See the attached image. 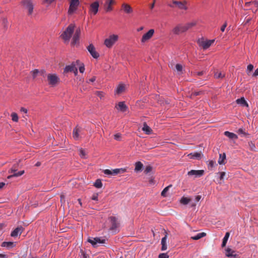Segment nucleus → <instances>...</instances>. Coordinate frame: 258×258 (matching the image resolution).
I'll use <instances>...</instances> for the list:
<instances>
[{
  "instance_id": "nucleus-27",
  "label": "nucleus",
  "mask_w": 258,
  "mask_h": 258,
  "mask_svg": "<svg viewBox=\"0 0 258 258\" xmlns=\"http://www.w3.org/2000/svg\"><path fill=\"white\" fill-rule=\"evenodd\" d=\"M142 130L147 134L150 135L152 133V129L147 124L146 122L144 123Z\"/></svg>"
},
{
  "instance_id": "nucleus-22",
  "label": "nucleus",
  "mask_w": 258,
  "mask_h": 258,
  "mask_svg": "<svg viewBox=\"0 0 258 258\" xmlns=\"http://www.w3.org/2000/svg\"><path fill=\"white\" fill-rule=\"evenodd\" d=\"M23 231V228L22 226L18 227L11 232V235L12 237H16L21 235Z\"/></svg>"
},
{
  "instance_id": "nucleus-19",
  "label": "nucleus",
  "mask_w": 258,
  "mask_h": 258,
  "mask_svg": "<svg viewBox=\"0 0 258 258\" xmlns=\"http://www.w3.org/2000/svg\"><path fill=\"white\" fill-rule=\"evenodd\" d=\"M82 130L81 127L76 126L75 128H74L73 131V137L76 140H78L80 138V133H81Z\"/></svg>"
},
{
  "instance_id": "nucleus-49",
  "label": "nucleus",
  "mask_w": 258,
  "mask_h": 258,
  "mask_svg": "<svg viewBox=\"0 0 258 258\" xmlns=\"http://www.w3.org/2000/svg\"><path fill=\"white\" fill-rule=\"evenodd\" d=\"M237 133L239 134L242 135L243 136H245L247 135V134L245 132V131L242 128H239L238 130Z\"/></svg>"
},
{
  "instance_id": "nucleus-28",
  "label": "nucleus",
  "mask_w": 258,
  "mask_h": 258,
  "mask_svg": "<svg viewBox=\"0 0 258 258\" xmlns=\"http://www.w3.org/2000/svg\"><path fill=\"white\" fill-rule=\"evenodd\" d=\"M167 237V234H166L165 236L164 237H163L161 239V250L163 251L166 250L167 248L166 243Z\"/></svg>"
},
{
  "instance_id": "nucleus-54",
  "label": "nucleus",
  "mask_w": 258,
  "mask_h": 258,
  "mask_svg": "<svg viewBox=\"0 0 258 258\" xmlns=\"http://www.w3.org/2000/svg\"><path fill=\"white\" fill-rule=\"evenodd\" d=\"M203 92L202 91H195L192 93L191 96H198L202 94Z\"/></svg>"
},
{
  "instance_id": "nucleus-53",
  "label": "nucleus",
  "mask_w": 258,
  "mask_h": 258,
  "mask_svg": "<svg viewBox=\"0 0 258 258\" xmlns=\"http://www.w3.org/2000/svg\"><path fill=\"white\" fill-rule=\"evenodd\" d=\"M215 164V162L214 161H210L208 164L209 169L212 168L214 166Z\"/></svg>"
},
{
  "instance_id": "nucleus-15",
  "label": "nucleus",
  "mask_w": 258,
  "mask_h": 258,
  "mask_svg": "<svg viewBox=\"0 0 258 258\" xmlns=\"http://www.w3.org/2000/svg\"><path fill=\"white\" fill-rule=\"evenodd\" d=\"M79 61L77 60L75 62H73L70 65L67 66L64 69V73H67L69 72H72L74 71V69L76 68V66L77 64H79Z\"/></svg>"
},
{
  "instance_id": "nucleus-16",
  "label": "nucleus",
  "mask_w": 258,
  "mask_h": 258,
  "mask_svg": "<svg viewBox=\"0 0 258 258\" xmlns=\"http://www.w3.org/2000/svg\"><path fill=\"white\" fill-rule=\"evenodd\" d=\"M81 34V30L80 28H78L73 36L72 41V45H75V44H77L79 40L80 36Z\"/></svg>"
},
{
  "instance_id": "nucleus-35",
  "label": "nucleus",
  "mask_w": 258,
  "mask_h": 258,
  "mask_svg": "<svg viewBox=\"0 0 258 258\" xmlns=\"http://www.w3.org/2000/svg\"><path fill=\"white\" fill-rule=\"evenodd\" d=\"M43 71L39 72L38 70L35 69L33 71H32L30 73L32 74L33 79H35L39 74H43Z\"/></svg>"
},
{
  "instance_id": "nucleus-61",
  "label": "nucleus",
  "mask_w": 258,
  "mask_h": 258,
  "mask_svg": "<svg viewBox=\"0 0 258 258\" xmlns=\"http://www.w3.org/2000/svg\"><path fill=\"white\" fill-rule=\"evenodd\" d=\"M20 111L21 112H24L25 113H27V111H28L27 109L26 108H24V107H21V109H20Z\"/></svg>"
},
{
  "instance_id": "nucleus-46",
  "label": "nucleus",
  "mask_w": 258,
  "mask_h": 258,
  "mask_svg": "<svg viewBox=\"0 0 258 258\" xmlns=\"http://www.w3.org/2000/svg\"><path fill=\"white\" fill-rule=\"evenodd\" d=\"M152 167L150 165H148L147 166H146L145 170H144V172L146 173V174H148V173L150 172L152 170Z\"/></svg>"
},
{
  "instance_id": "nucleus-40",
  "label": "nucleus",
  "mask_w": 258,
  "mask_h": 258,
  "mask_svg": "<svg viewBox=\"0 0 258 258\" xmlns=\"http://www.w3.org/2000/svg\"><path fill=\"white\" fill-rule=\"evenodd\" d=\"M248 147L250 150L254 151H255V144L252 142H249L248 143Z\"/></svg>"
},
{
  "instance_id": "nucleus-24",
  "label": "nucleus",
  "mask_w": 258,
  "mask_h": 258,
  "mask_svg": "<svg viewBox=\"0 0 258 258\" xmlns=\"http://www.w3.org/2000/svg\"><path fill=\"white\" fill-rule=\"evenodd\" d=\"M173 4L175 5L179 9L181 10H187L185 2H182L174 1L173 2Z\"/></svg>"
},
{
  "instance_id": "nucleus-55",
  "label": "nucleus",
  "mask_w": 258,
  "mask_h": 258,
  "mask_svg": "<svg viewBox=\"0 0 258 258\" xmlns=\"http://www.w3.org/2000/svg\"><path fill=\"white\" fill-rule=\"evenodd\" d=\"M219 174L220 175V179L221 180H223L224 179V177L226 174L225 172H219Z\"/></svg>"
},
{
  "instance_id": "nucleus-43",
  "label": "nucleus",
  "mask_w": 258,
  "mask_h": 258,
  "mask_svg": "<svg viewBox=\"0 0 258 258\" xmlns=\"http://www.w3.org/2000/svg\"><path fill=\"white\" fill-rule=\"evenodd\" d=\"M190 201V200L187 198L183 197L180 200V202L184 205L187 204Z\"/></svg>"
},
{
  "instance_id": "nucleus-4",
  "label": "nucleus",
  "mask_w": 258,
  "mask_h": 258,
  "mask_svg": "<svg viewBox=\"0 0 258 258\" xmlns=\"http://www.w3.org/2000/svg\"><path fill=\"white\" fill-rule=\"evenodd\" d=\"M23 7L27 10L28 15H31L33 12L34 4L32 0H23L21 2Z\"/></svg>"
},
{
  "instance_id": "nucleus-63",
  "label": "nucleus",
  "mask_w": 258,
  "mask_h": 258,
  "mask_svg": "<svg viewBox=\"0 0 258 258\" xmlns=\"http://www.w3.org/2000/svg\"><path fill=\"white\" fill-rule=\"evenodd\" d=\"M5 226L6 225L4 223H0V230H2Z\"/></svg>"
},
{
  "instance_id": "nucleus-52",
  "label": "nucleus",
  "mask_w": 258,
  "mask_h": 258,
  "mask_svg": "<svg viewBox=\"0 0 258 258\" xmlns=\"http://www.w3.org/2000/svg\"><path fill=\"white\" fill-rule=\"evenodd\" d=\"M114 138L115 140H117V141H119L120 140V139H121V134H119V133H117V134H116L115 135H114Z\"/></svg>"
},
{
  "instance_id": "nucleus-32",
  "label": "nucleus",
  "mask_w": 258,
  "mask_h": 258,
  "mask_svg": "<svg viewBox=\"0 0 258 258\" xmlns=\"http://www.w3.org/2000/svg\"><path fill=\"white\" fill-rule=\"evenodd\" d=\"M206 235V233L205 232H202L198 233L196 236L191 237V239L193 240H199L202 237H205Z\"/></svg>"
},
{
  "instance_id": "nucleus-18",
  "label": "nucleus",
  "mask_w": 258,
  "mask_h": 258,
  "mask_svg": "<svg viewBox=\"0 0 258 258\" xmlns=\"http://www.w3.org/2000/svg\"><path fill=\"white\" fill-rule=\"evenodd\" d=\"M99 3L98 2H95L93 3L90 8V11L91 13H93L94 15H96L98 11L99 8Z\"/></svg>"
},
{
  "instance_id": "nucleus-3",
  "label": "nucleus",
  "mask_w": 258,
  "mask_h": 258,
  "mask_svg": "<svg viewBox=\"0 0 258 258\" xmlns=\"http://www.w3.org/2000/svg\"><path fill=\"white\" fill-rule=\"evenodd\" d=\"M119 37L116 34H112L105 39L104 41V44L107 48H111L118 41Z\"/></svg>"
},
{
  "instance_id": "nucleus-64",
  "label": "nucleus",
  "mask_w": 258,
  "mask_h": 258,
  "mask_svg": "<svg viewBox=\"0 0 258 258\" xmlns=\"http://www.w3.org/2000/svg\"><path fill=\"white\" fill-rule=\"evenodd\" d=\"M253 76H255V77L258 76V68H257V69H256L255 70V71H254V73H253Z\"/></svg>"
},
{
  "instance_id": "nucleus-11",
  "label": "nucleus",
  "mask_w": 258,
  "mask_h": 258,
  "mask_svg": "<svg viewBox=\"0 0 258 258\" xmlns=\"http://www.w3.org/2000/svg\"><path fill=\"white\" fill-rule=\"evenodd\" d=\"M188 30L186 24L184 25H179L173 28L172 31L175 34L178 35Z\"/></svg>"
},
{
  "instance_id": "nucleus-47",
  "label": "nucleus",
  "mask_w": 258,
  "mask_h": 258,
  "mask_svg": "<svg viewBox=\"0 0 258 258\" xmlns=\"http://www.w3.org/2000/svg\"><path fill=\"white\" fill-rule=\"evenodd\" d=\"M2 21H3V25H4V27L5 28H7L8 27V23L7 19L6 18H3L2 19Z\"/></svg>"
},
{
  "instance_id": "nucleus-6",
  "label": "nucleus",
  "mask_w": 258,
  "mask_h": 258,
  "mask_svg": "<svg viewBox=\"0 0 258 258\" xmlns=\"http://www.w3.org/2000/svg\"><path fill=\"white\" fill-rule=\"evenodd\" d=\"M126 171L125 168H116L114 169H105L103 173L107 175H115L118 174H122Z\"/></svg>"
},
{
  "instance_id": "nucleus-1",
  "label": "nucleus",
  "mask_w": 258,
  "mask_h": 258,
  "mask_svg": "<svg viewBox=\"0 0 258 258\" xmlns=\"http://www.w3.org/2000/svg\"><path fill=\"white\" fill-rule=\"evenodd\" d=\"M19 168V163H17L14 164L12 167L9 170L8 173L11 175L8 176V179H11L14 177H19L22 175L24 173V170H21L18 172Z\"/></svg>"
},
{
  "instance_id": "nucleus-31",
  "label": "nucleus",
  "mask_w": 258,
  "mask_h": 258,
  "mask_svg": "<svg viewBox=\"0 0 258 258\" xmlns=\"http://www.w3.org/2000/svg\"><path fill=\"white\" fill-rule=\"evenodd\" d=\"M226 159V154L225 153L220 154L219 155V158L218 160V163L219 164H225V160Z\"/></svg>"
},
{
  "instance_id": "nucleus-59",
  "label": "nucleus",
  "mask_w": 258,
  "mask_h": 258,
  "mask_svg": "<svg viewBox=\"0 0 258 258\" xmlns=\"http://www.w3.org/2000/svg\"><path fill=\"white\" fill-rule=\"evenodd\" d=\"M92 200H94V201H97L98 200V195L97 194L93 195L92 197Z\"/></svg>"
},
{
  "instance_id": "nucleus-30",
  "label": "nucleus",
  "mask_w": 258,
  "mask_h": 258,
  "mask_svg": "<svg viewBox=\"0 0 258 258\" xmlns=\"http://www.w3.org/2000/svg\"><path fill=\"white\" fill-rule=\"evenodd\" d=\"M224 134L225 136L231 139H237L238 138L236 134L228 131L225 132Z\"/></svg>"
},
{
  "instance_id": "nucleus-5",
  "label": "nucleus",
  "mask_w": 258,
  "mask_h": 258,
  "mask_svg": "<svg viewBox=\"0 0 258 258\" xmlns=\"http://www.w3.org/2000/svg\"><path fill=\"white\" fill-rule=\"evenodd\" d=\"M47 81L49 85L51 86H55L60 81V79L55 74H49L47 75Z\"/></svg>"
},
{
  "instance_id": "nucleus-8",
  "label": "nucleus",
  "mask_w": 258,
  "mask_h": 258,
  "mask_svg": "<svg viewBox=\"0 0 258 258\" xmlns=\"http://www.w3.org/2000/svg\"><path fill=\"white\" fill-rule=\"evenodd\" d=\"M88 241L90 243L93 247H96L98 244H103L105 243L106 240L100 237L90 238Z\"/></svg>"
},
{
  "instance_id": "nucleus-9",
  "label": "nucleus",
  "mask_w": 258,
  "mask_h": 258,
  "mask_svg": "<svg viewBox=\"0 0 258 258\" xmlns=\"http://www.w3.org/2000/svg\"><path fill=\"white\" fill-rule=\"evenodd\" d=\"M214 42V40H205L203 38L199 39L198 43L204 49H208Z\"/></svg>"
},
{
  "instance_id": "nucleus-23",
  "label": "nucleus",
  "mask_w": 258,
  "mask_h": 258,
  "mask_svg": "<svg viewBox=\"0 0 258 258\" xmlns=\"http://www.w3.org/2000/svg\"><path fill=\"white\" fill-rule=\"evenodd\" d=\"M225 255L228 257L235 258L236 254L235 251L228 247L225 249Z\"/></svg>"
},
{
  "instance_id": "nucleus-42",
  "label": "nucleus",
  "mask_w": 258,
  "mask_h": 258,
  "mask_svg": "<svg viewBox=\"0 0 258 258\" xmlns=\"http://www.w3.org/2000/svg\"><path fill=\"white\" fill-rule=\"evenodd\" d=\"M11 117H12V119L13 121H15V122H17L18 121V116L17 115V114L15 112H13L11 114Z\"/></svg>"
},
{
  "instance_id": "nucleus-50",
  "label": "nucleus",
  "mask_w": 258,
  "mask_h": 258,
  "mask_svg": "<svg viewBox=\"0 0 258 258\" xmlns=\"http://www.w3.org/2000/svg\"><path fill=\"white\" fill-rule=\"evenodd\" d=\"M176 70L179 72H181L182 70V67L180 64H176L175 66Z\"/></svg>"
},
{
  "instance_id": "nucleus-58",
  "label": "nucleus",
  "mask_w": 258,
  "mask_h": 258,
  "mask_svg": "<svg viewBox=\"0 0 258 258\" xmlns=\"http://www.w3.org/2000/svg\"><path fill=\"white\" fill-rule=\"evenodd\" d=\"M253 69V65L250 64L249 65H248L247 66V70L249 71H251Z\"/></svg>"
},
{
  "instance_id": "nucleus-2",
  "label": "nucleus",
  "mask_w": 258,
  "mask_h": 258,
  "mask_svg": "<svg viewBox=\"0 0 258 258\" xmlns=\"http://www.w3.org/2000/svg\"><path fill=\"white\" fill-rule=\"evenodd\" d=\"M75 25L73 24H71L68 26L64 31L61 34V37L64 40V41L69 42L70 39L74 31Z\"/></svg>"
},
{
  "instance_id": "nucleus-14",
  "label": "nucleus",
  "mask_w": 258,
  "mask_h": 258,
  "mask_svg": "<svg viewBox=\"0 0 258 258\" xmlns=\"http://www.w3.org/2000/svg\"><path fill=\"white\" fill-rule=\"evenodd\" d=\"M87 50L94 58H97L99 56V53L96 51L95 48L92 44H90L87 47Z\"/></svg>"
},
{
  "instance_id": "nucleus-60",
  "label": "nucleus",
  "mask_w": 258,
  "mask_h": 258,
  "mask_svg": "<svg viewBox=\"0 0 258 258\" xmlns=\"http://www.w3.org/2000/svg\"><path fill=\"white\" fill-rule=\"evenodd\" d=\"M79 71H80V73H83L84 71H85V67H84V66H80L79 67Z\"/></svg>"
},
{
  "instance_id": "nucleus-37",
  "label": "nucleus",
  "mask_w": 258,
  "mask_h": 258,
  "mask_svg": "<svg viewBox=\"0 0 258 258\" xmlns=\"http://www.w3.org/2000/svg\"><path fill=\"white\" fill-rule=\"evenodd\" d=\"M14 246V243L13 242H3L2 244V246L8 248L13 247Z\"/></svg>"
},
{
  "instance_id": "nucleus-56",
  "label": "nucleus",
  "mask_w": 258,
  "mask_h": 258,
  "mask_svg": "<svg viewBox=\"0 0 258 258\" xmlns=\"http://www.w3.org/2000/svg\"><path fill=\"white\" fill-rule=\"evenodd\" d=\"M227 27V22H225V23L222 25L221 27V31L222 32H224L225 31V28Z\"/></svg>"
},
{
  "instance_id": "nucleus-7",
  "label": "nucleus",
  "mask_w": 258,
  "mask_h": 258,
  "mask_svg": "<svg viewBox=\"0 0 258 258\" xmlns=\"http://www.w3.org/2000/svg\"><path fill=\"white\" fill-rule=\"evenodd\" d=\"M109 220L110 223L109 230L115 232L119 225L117 218L114 216H111L109 218Z\"/></svg>"
},
{
  "instance_id": "nucleus-13",
  "label": "nucleus",
  "mask_w": 258,
  "mask_h": 258,
  "mask_svg": "<svg viewBox=\"0 0 258 258\" xmlns=\"http://www.w3.org/2000/svg\"><path fill=\"white\" fill-rule=\"evenodd\" d=\"M79 4V0H71L70 2V8L69 9L68 13L71 14L76 10Z\"/></svg>"
},
{
  "instance_id": "nucleus-41",
  "label": "nucleus",
  "mask_w": 258,
  "mask_h": 258,
  "mask_svg": "<svg viewBox=\"0 0 258 258\" xmlns=\"http://www.w3.org/2000/svg\"><path fill=\"white\" fill-rule=\"evenodd\" d=\"M80 256L81 258H89V255L86 253L83 250L81 249Z\"/></svg>"
},
{
  "instance_id": "nucleus-26",
  "label": "nucleus",
  "mask_w": 258,
  "mask_h": 258,
  "mask_svg": "<svg viewBox=\"0 0 258 258\" xmlns=\"http://www.w3.org/2000/svg\"><path fill=\"white\" fill-rule=\"evenodd\" d=\"M237 104L241 105L242 106L248 107V104L244 97H241L236 100Z\"/></svg>"
},
{
  "instance_id": "nucleus-39",
  "label": "nucleus",
  "mask_w": 258,
  "mask_h": 258,
  "mask_svg": "<svg viewBox=\"0 0 258 258\" xmlns=\"http://www.w3.org/2000/svg\"><path fill=\"white\" fill-rule=\"evenodd\" d=\"M94 185L98 188H101L102 186V183L100 179H98L96 180L94 183Z\"/></svg>"
},
{
  "instance_id": "nucleus-25",
  "label": "nucleus",
  "mask_w": 258,
  "mask_h": 258,
  "mask_svg": "<svg viewBox=\"0 0 258 258\" xmlns=\"http://www.w3.org/2000/svg\"><path fill=\"white\" fill-rule=\"evenodd\" d=\"M122 9L123 10L124 12L126 14L132 13L133 11L132 7L128 4L123 3L122 5Z\"/></svg>"
},
{
  "instance_id": "nucleus-33",
  "label": "nucleus",
  "mask_w": 258,
  "mask_h": 258,
  "mask_svg": "<svg viewBox=\"0 0 258 258\" xmlns=\"http://www.w3.org/2000/svg\"><path fill=\"white\" fill-rule=\"evenodd\" d=\"M229 236H230L229 232H226L223 239V241H222V247H224L226 246V244L227 240L229 237Z\"/></svg>"
},
{
  "instance_id": "nucleus-10",
  "label": "nucleus",
  "mask_w": 258,
  "mask_h": 258,
  "mask_svg": "<svg viewBox=\"0 0 258 258\" xmlns=\"http://www.w3.org/2000/svg\"><path fill=\"white\" fill-rule=\"evenodd\" d=\"M205 173L204 170H191L187 172V175L190 177L193 176L195 178H199L202 176Z\"/></svg>"
},
{
  "instance_id": "nucleus-38",
  "label": "nucleus",
  "mask_w": 258,
  "mask_h": 258,
  "mask_svg": "<svg viewBox=\"0 0 258 258\" xmlns=\"http://www.w3.org/2000/svg\"><path fill=\"white\" fill-rule=\"evenodd\" d=\"M143 166V165L141 162L138 161L136 162L135 164V170L137 172L140 171L142 169Z\"/></svg>"
},
{
  "instance_id": "nucleus-44",
  "label": "nucleus",
  "mask_w": 258,
  "mask_h": 258,
  "mask_svg": "<svg viewBox=\"0 0 258 258\" xmlns=\"http://www.w3.org/2000/svg\"><path fill=\"white\" fill-rule=\"evenodd\" d=\"M171 186V185H170L166 187L161 192V196L163 197H166V194Z\"/></svg>"
},
{
  "instance_id": "nucleus-17",
  "label": "nucleus",
  "mask_w": 258,
  "mask_h": 258,
  "mask_svg": "<svg viewBox=\"0 0 258 258\" xmlns=\"http://www.w3.org/2000/svg\"><path fill=\"white\" fill-rule=\"evenodd\" d=\"M115 108L118 111L122 112H125L128 109L127 106L123 101L118 102V103L116 105Z\"/></svg>"
},
{
  "instance_id": "nucleus-21",
  "label": "nucleus",
  "mask_w": 258,
  "mask_h": 258,
  "mask_svg": "<svg viewBox=\"0 0 258 258\" xmlns=\"http://www.w3.org/2000/svg\"><path fill=\"white\" fill-rule=\"evenodd\" d=\"M114 1L113 0H106L104 8L105 10L107 12H110L112 10V8L111 5L114 4Z\"/></svg>"
},
{
  "instance_id": "nucleus-34",
  "label": "nucleus",
  "mask_w": 258,
  "mask_h": 258,
  "mask_svg": "<svg viewBox=\"0 0 258 258\" xmlns=\"http://www.w3.org/2000/svg\"><path fill=\"white\" fill-rule=\"evenodd\" d=\"M125 90V86L123 84H119L116 90V92L117 94H120L122 93Z\"/></svg>"
},
{
  "instance_id": "nucleus-45",
  "label": "nucleus",
  "mask_w": 258,
  "mask_h": 258,
  "mask_svg": "<svg viewBox=\"0 0 258 258\" xmlns=\"http://www.w3.org/2000/svg\"><path fill=\"white\" fill-rule=\"evenodd\" d=\"M196 25V22H190V23L186 24V27H187V28L188 30L189 29L192 28V27H194Z\"/></svg>"
},
{
  "instance_id": "nucleus-62",
  "label": "nucleus",
  "mask_w": 258,
  "mask_h": 258,
  "mask_svg": "<svg viewBox=\"0 0 258 258\" xmlns=\"http://www.w3.org/2000/svg\"><path fill=\"white\" fill-rule=\"evenodd\" d=\"M8 257L7 254L0 253V258H8Z\"/></svg>"
},
{
  "instance_id": "nucleus-12",
  "label": "nucleus",
  "mask_w": 258,
  "mask_h": 258,
  "mask_svg": "<svg viewBox=\"0 0 258 258\" xmlns=\"http://www.w3.org/2000/svg\"><path fill=\"white\" fill-rule=\"evenodd\" d=\"M154 32V30L151 29L149 30L146 33L144 34L142 37L141 42L144 43L150 40L153 36Z\"/></svg>"
},
{
  "instance_id": "nucleus-57",
  "label": "nucleus",
  "mask_w": 258,
  "mask_h": 258,
  "mask_svg": "<svg viewBox=\"0 0 258 258\" xmlns=\"http://www.w3.org/2000/svg\"><path fill=\"white\" fill-rule=\"evenodd\" d=\"M96 94L98 96H99L100 98L103 97V94L102 92H97Z\"/></svg>"
},
{
  "instance_id": "nucleus-48",
  "label": "nucleus",
  "mask_w": 258,
  "mask_h": 258,
  "mask_svg": "<svg viewBox=\"0 0 258 258\" xmlns=\"http://www.w3.org/2000/svg\"><path fill=\"white\" fill-rule=\"evenodd\" d=\"M80 156H81V158H85V156H86V153H85V152L84 150H83L82 149H81L80 150V154H79Z\"/></svg>"
},
{
  "instance_id": "nucleus-51",
  "label": "nucleus",
  "mask_w": 258,
  "mask_h": 258,
  "mask_svg": "<svg viewBox=\"0 0 258 258\" xmlns=\"http://www.w3.org/2000/svg\"><path fill=\"white\" fill-rule=\"evenodd\" d=\"M159 258H169V256L167 253H160L159 256Z\"/></svg>"
},
{
  "instance_id": "nucleus-20",
  "label": "nucleus",
  "mask_w": 258,
  "mask_h": 258,
  "mask_svg": "<svg viewBox=\"0 0 258 258\" xmlns=\"http://www.w3.org/2000/svg\"><path fill=\"white\" fill-rule=\"evenodd\" d=\"M251 6H254V7H255L256 8V9L254 11L253 8H250V9L252 10V11L254 13H255L258 10V2L256 1H253L246 2L245 4V6L246 7H251Z\"/></svg>"
},
{
  "instance_id": "nucleus-36",
  "label": "nucleus",
  "mask_w": 258,
  "mask_h": 258,
  "mask_svg": "<svg viewBox=\"0 0 258 258\" xmlns=\"http://www.w3.org/2000/svg\"><path fill=\"white\" fill-rule=\"evenodd\" d=\"M225 75L221 72L216 71L214 73V77L216 79H222L225 77Z\"/></svg>"
},
{
  "instance_id": "nucleus-29",
  "label": "nucleus",
  "mask_w": 258,
  "mask_h": 258,
  "mask_svg": "<svg viewBox=\"0 0 258 258\" xmlns=\"http://www.w3.org/2000/svg\"><path fill=\"white\" fill-rule=\"evenodd\" d=\"M202 155L200 153L196 152L189 154L188 156L191 159H200Z\"/></svg>"
}]
</instances>
